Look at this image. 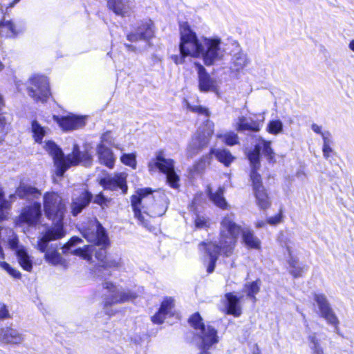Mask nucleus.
<instances>
[{
  "mask_svg": "<svg viewBox=\"0 0 354 354\" xmlns=\"http://www.w3.org/2000/svg\"><path fill=\"white\" fill-rule=\"evenodd\" d=\"M242 228L241 225L235 222L234 214H226L220 223L218 243L203 242L199 244V250L204 251L209 257L207 267L208 273H212L214 270L220 252H223L226 257L232 254Z\"/></svg>",
  "mask_w": 354,
  "mask_h": 354,
  "instance_id": "nucleus-1",
  "label": "nucleus"
},
{
  "mask_svg": "<svg viewBox=\"0 0 354 354\" xmlns=\"http://www.w3.org/2000/svg\"><path fill=\"white\" fill-rule=\"evenodd\" d=\"M152 193L151 188L146 187L138 189L136 194L131 196V207L135 218L149 230H152V226L148 218L151 216H160L166 212V207L163 205L158 207L152 205L150 207L153 201Z\"/></svg>",
  "mask_w": 354,
  "mask_h": 354,
  "instance_id": "nucleus-2",
  "label": "nucleus"
},
{
  "mask_svg": "<svg viewBox=\"0 0 354 354\" xmlns=\"http://www.w3.org/2000/svg\"><path fill=\"white\" fill-rule=\"evenodd\" d=\"M44 148L53 157L57 169L56 174L59 176H62L64 172L71 166L81 163L85 167H88L92 162L91 155L87 151H80L77 145H73L72 153L68 154L66 157L62 150L53 142H46Z\"/></svg>",
  "mask_w": 354,
  "mask_h": 354,
  "instance_id": "nucleus-3",
  "label": "nucleus"
},
{
  "mask_svg": "<svg viewBox=\"0 0 354 354\" xmlns=\"http://www.w3.org/2000/svg\"><path fill=\"white\" fill-rule=\"evenodd\" d=\"M66 235L64 227L60 225L50 226L41 233L37 241V249L44 253L45 261L52 266L66 267L67 263L58 251L57 244L49 245V242L62 239Z\"/></svg>",
  "mask_w": 354,
  "mask_h": 354,
  "instance_id": "nucleus-4",
  "label": "nucleus"
},
{
  "mask_svg": "<svg viewBox=\"0 0 354 354\" xmlns=\"http://www.w3.org/2000/svg\"><path fill=\"white\" fill-rule=\"evenodd\" d=\"M180 55L172 57L176 64H181L185 62V57L191 56L200 57L201 55L203 39H198L196 33L191 30L187 23L180 25Z\"/></svg>",
  "mask_w": 354,
  "mask_h": 354,
  "instance_id": "nucleus-5",
  "label": "nucleus"
},
{
  "mask_svg": "<svg viewBox=\"0 0 354 354\" xmlns=\"http://www.w3.org/2000/svg\"><path fill=\"white\" fill-rule=\"evenodd\" d=\"M82 236L90 243H93L101 248L95 252V256L102 264L106 260V248L109 245V238L105 229L97 220H91L88 226L82 231Z\"/></svg>",
  "mask_w": 354,
  "mask_h": 354,
  "instance_id": "nucleus-6",
  "label": "nucleus"
},
{
  "mask_svg": "<svg viewBox=\"0 0 354 354\" xmlns=\"http://www.w3.org/2000/svg\"><path fill=\"white\" fill-rule=\"evenodd\" d=\"M191 326L196 330V335L199 336L201 342L199 344L200 353L198 354H211L210 348L218 342L217 331L210 326H205L202 322L199 313H194L189 319Z\"/></svg>",
  "mask_w": 354,
  "mask_h": 354,
  "instance_id": "nucleus-7",
  "label": "nucleus"
},
{
  "mask_svg": "<svg viewBox=\"0 0 354 354\" xmlns=\"http://www.w3.org/2000/svg\"><path fill=\"white\" fill-rule=\"evenodd\" d=\"M149 171L152 174L158 170L166 176L168 185L173 189L179 187L180 178L175 171V162L171 158H166L162 151H158L156 158L151 160L147 165Z\"/></svg>",
  "mask_w": 354,
  "mask_h": 354,
  "instance_id": "nucleus-8",
  "label": "nucleus"
},
{
  "mask_svg": "<svg viewBox=\"0 0 354 354\" xmlns=\"http://www.w3.org/2000/svg\"><path fill=\"white\" fill-rule=\"evenodd\" d=\"M103 288L107 291L108 295H103V310L109 316L116 313L111 307L114 304L129 301L136 297V295L129 290L118 288L111 281H105L102 284Z\"/></svg>",
  "mask_w": 354,
  "mask_h": 354,
  "instance_id": "nucleus-9",
  "label": "nucleus"
},
{
  "mask_svg": "<svg viewBox=\"0 0 354 354\" xmlns=\"http://www.w3.org/2000/svg\"><path fill=\"white\" fill-rule=\"evenodd\" d=\"M44 214L54 225L63 227L62 221L66 212V205L62 196L57 193L46 192L43 197Z\"/></svg>",
  "mask_w": 354,
  "mask_h": 354,
  "instance_id": "nucleus-10",
  "label": "nucleus"
},
{
  "mask_svg": "<svg viewBox=\"0 0 354 354\" xmlns=\"http://www.w3.org/2000/svg\"><path fill=\"white\" fill-rule=\"evenodd\" d=\"M214 123L207 120L204 125L200 127L192 136L187 149V156L192 158L206 147L214 133Z\"/></svg>",
  "mask_w": 354,
  "mask_h": 354,
  "instance_id": "nucleus-11",
  "label": "nucleus"
},
{
  "mask_svg": "<svg viewBox=\"0 0 354 354\" xmlns=\"http://www.w3.org/2000/svg\"><path fill=\"white\" fill-rule=\"evenodd\" d=\"M27 89L29 96L36 102H46L50 96L49 81L44 75L31 77Z\"/></svg>",
  "mask_w": 354,
  "mask_h": 354,
  "instance_id": "nucleus-12",
  "label": "nucleus"
},
{
  "mask_svg": "<svg viewBox=\"0 0 354 354\" xmlns=\"http://www.w3.org/2000/svg\"><path fill=\"white\" fill-rule=\"evenodd\" d=\"M221 40L219 38H203L201 57L206 66H211L215 62L221 60L224 55Z\"/></svg>",
  "mask_w": 354,
  "mask_h": 354,
  "instance_id": "nucleus-13",
  "label": "nucleus"
},
{
  "mask_svg": "<svg viewBox=\"0 0 354 354\" xmlns=\"http://www.w3.org/2000/svg\"><path fill=\"white\" fill-rule=\"evenodd\" d=\"M270 142L266 141L262 138L259 139L255 145L254 148L248 153V158L250 164H254L258 166L260 163V153L267 158L269 162L274 160V152L270 147Z\"/></svg>",
  "mask_w": 354,
  "mask_h": 354,
  "instance_id": "nucleus-14",
  "label": "nucleus"
},
{
  "mask_svg": "<svg viewBox=\"0 0 354 354\" xmlns=\"http://www.w3.org/2000/svg\"><path fill=\"white\" fill-rule=\"evenodd\" d=\"M314 299L317 304L321 317L337 329L339 323V319L331 308L326 296L324 294H315Z\"/></svg>",
  "mask_w": 354,
  "mask_h": 354,
  "instance_id": "nucleus-15",
  "label": "nucleus"
},
{
  "mask_svg": "<svg viewBox=\"0 0 354 354\" xmlns=\"http://www.w3.org/2000/svg\"><path fill=\"white\" fill-rule=\"evenodd\" d=\"M127 174L124 172L118 173L114 175H108L100 180V184L105 189L118 190L120 189L123 194L127 192Z\"/></svg>",
  "mask_w": 354,
  "mask_h": 354,
  "instance_id": "nucleus-16",
  "label": "nucleus"
},
{
  "mask_svg": "<svg viewBox=\"0 0 354 354\" xmlns=\"http://www.w3.org/2000/svg\"><path fill=\"white\" fill-rule=\"evenodd\" d=\"M54 120L64 131H72L82 128L86 124V116L70 113L65 116H53Z\"/></svg>",
  "mask_w": 354,
  "mask_h": 354,
  "instance_id": "nucleus-17",
  "label": "nucleus"
},
{
  "mask_svg": "<svg viewBox=\"0 0 354 354\" xmlns=\"http://www.w3.org/2000/svg\"><path fill=\"white\" fill-rule=\"evenodd\" d=\"M41 216V204L34 203L32 205L25 207L20 214L17 225H21L23 223L28 225L34 226L37 225Z\"/></svg>",
  "mask_w": 354,
  "mask_h": 354,
  "instance_id": "nucleus-18",
  "label": "nucleus"
},
{
  "mask_svg": "<svg viewBox=\"0 0 354 354\" xmlns=\"http://www.w3.org/2000/svg\"><path fill=\"white\" fill-rule=\"evenodd\" d=\"M25 339V334L16 328L12 327L0 328V344L19 345Z\"/></svg>",
  "mask_w": 354,
  "mask_h": 354,
  "instance_id": "nucleus-19",
  "label": "nucleus"
},
{
  "mask_svg": "<svg viewBox=\"0 0 354 354\" xmlns=\"http://www.w3.org/2000/svg\"><path fill=\"white\" fill-rule=\"evenodd\" d=\"M153 31L151 21L142 23L136 32L127 35V38L131 42H136L140 40H148L153 37Z\"/></svg>",
  "mask_w": 354,
  "mask_h": 354,
  "instance_id": "nucleus-20",
  "label": "nucleus"
},
{
  "mask_svg": "<svg viewBox=\"0 0 354 354\" xmlns=\"http://www.w3.org/2000/svg\"><path fill=\"white\" fill-rule=\"evenodd\" d=\"M241 242L249 249L259 250L261 248V240L254 234V231L248 226H244L240 233Z\"/></svg>",
  "mask_w": 354,
  "mask_h": 354,
  "instance_id": "nucleus-21",
  "label": "nucleus"
},
{
  "mask_svg": "<svg viewBox=\"0 0 354 354\" xmlns=\"http://www.w3.org/2000/svg\"><path fill=\"white\" fill-rule=\"evenodd\" d=\"M108 7L115 15L122 17L129 16L133 8L131 0H109Z\"/></svg>",
  "mask_w": 354,
  "mask_h": 354,
  "instance_id": "nucleus-22",
  "label": "nucleus"
},
{
  "mask_svg": "<svg viewBox=\"0 0 354 354\" xmlns=\"http://www.w3.org/2000/svg\"><path fill=\"white\" fill-rule=\"evenodd\" d=\"M92 198V195L86 190L82 191L77 196L73 198L71 204V212L73 216H77L86 207Z\"/></svg>",
  "mask_w": 354,
  "mask_h": 354,
  "instance_id": "nucleus-23",
  "label": "nucleus"
},
{
  "mask_svg": "<svg viewBox=\"0 0 354 354\" xmlns=\"http://www.w3.org/2000/svg\"><path fill=\"white\" fill-rule=\"evenodd\" d=\"M234 127L239 132L245 131L258 132L260 130L259 123L257 121L245 116H240L236 119L234 122Z\"/></svg>",
  "mask_w": 354,
  "mask_h": 354,
  "instance_id": "nucleus-24",
  "label": "nucleus"
},
{
  "mask_svg": "<svg viewBox=\"0 0 354 354\" xmlns=\"http://www.w3.org/2000/svg\"><path fill=\"white\" fill-rule=\"evenodd\" d=\"M97 154L101 164L104 165L110 169L113 167L115 158L113 151L109 147H106L105 145L100 143L97 146Z\"/></svg>",
  "mask_w": 354,
  "mask_h": 354,
  "instance_id": "nucleus-25",
  "label": "nucleus"
},
{
  "mask_svg": "<svg viewBox=\"0 0 354 354\" xmlns=\"http://www.w3.org/2000/svg\"><path fill=\"white\" fill-rule=\"evenodd\" d=\"M227 313L234 317H239L241 314L240 306V298L232 292L225 295Z\"/></svg>",
  "mask_w": 354,
  "mask_h": 354,
  "instance_id": "nucleus-26",
  "label": "nucleus"
},
{
  "mask_svg": "<svg viewBox=\"0 0 354 354\" xmlns=\"http://www.w3.org/2000/svg\"><path fill=\"white\" fill-rule=\"evenodd\" d=\"M207 194L209 200L218 207L225 209L227 208V203L224 198V188L220 187L215 192H212L211 187H207Z\"/></svg>",
  "mask_w": 354,
  "mask_h": 354,
  "instance_id": "nucleus-27",
  "label": "nucleus"
},
{
  "mask_svg": "<svg viewBox=\"0 0 354 354\" xmlns=\"http://www.w3.org/2000/svg\"><path fill=\"white\" fill-rule=\"evenodd\" d=\"M249 63L246 54L241 51L234 53L230 62V68L233 73L242 71Z\"/></svg>",
  "mask_w": 354,
  "mask_h": 354,
  "instance_id": "nucleus-28",
  "label": "nucleus"
},
{
  "mask_svg": "<svg viewBox=\"0 0 354 354\" xmlns=\"http://www.w3.org/2000/svg\"><path fill=\"white\" fill-rule=\"evenodd\" d=\"M199 88L201 91L207 92L214 88V82L207 74L205 68L201 64L198 66Z\"/></svg>",
  "mask_w": 354,
  "mask_h": 354,
  "instance_id": "nucleus-29",
  "label": "nucleus"
},
{
  "mask_svg": "<svg viewBox=\"0 0 354 354\" xmlns=\"http://www.w3.org/2000/svg\"><path fill=\"white\" fill-rule=\"evenodd\" d=\"M22 31V28H17L11 21L3 20L0 21V35L3 37H15Z\"/></svg>",
  "mask_w": 354,
  "mask_h": 354,
  "instance_id": "nucleus-30",
  "label": "nucleus"
},
{
  "mask_svg": "<svg viewBox=\"0 0 354 354\" xmlns=\"http://www.w3.org/2000/svg\"><path fill=\"white\" fill-rule=\"evenodd\" d=\"M122 266V262L120 258H111L107 257L104 261L102 264H100L97 267L98 272L101 270H105L106 272L102 275V277H104L106 275L110 276L111 273L109 272V269H116L119 270ZM98 277H101L100 274H97Z\"/></svg>",
  "mask_w": 354,
  "mask_h": 354,
  "instance_id": "nucleus-31",
  "label": "nucleus"
},
{
  "mask_svg": "<svg viewBox=\"0 0 354 354\" xmlns=\"http://www.w3.org/2000/svg\"><path fill=\"white\" fill-rule=\"evenodd\" d=\"M16 194L21 198H36L41 195V192L35 187L21 185L16 191Z\"/></svg>",
  "mask_w": 354,
  "mask_h": 354,
  "instance_id": "nucleus-32",
  "label": "nucleus"
},
{
  "mask_svg": "<svg viewBox=\"0 0 354 354\" xmlns=\"http://www.w3.org/2000/svg\"><path fill=\"white\" fill-rule=\"evenodd\" d=\"M17 259L20 266L26 271H31L32 262L30 257L24 248H19L16 252Z\"/></svg>",
  "mask_w": 354,
  "mask_h": 354,
  "instance_id": "nucleus-33",
  "label": "nucleus"
},
{
  "mask_svg": "<svg viewBox=\"0 0 354 354\" xmlns=\"http://www.w3.org/2000/svg\"><path fill=\"white\" fill-rule=\"evenodd\" d=\"M287 250L288 251L290 259L288 260V264L290 266V272L294 277H301L303 274V272L306 270V267L304 265L301 266L298 260L292 257L290 249L288 247H287Z\"/></svg>",
  "mask_w": 354,
  "mask_h": 354,
  "instance_id": "nucleus-34",
  "label": "nucleus"
},
{
  "mask_svg": "<svg viewBox=\"0 0 354 354\" xmlns=\"http://www.w3.org/2000/svg\"><path fill=\"white\" fill-rule=\"evenodd\" d=\"M211 154L214 155L216 159L223 163L225 166H228L233 160L234 157L230 152L225 149H211Z\"/></svg>",
  "mask_w": 354,
  "mask_h": 354,
  "instance_id": "nucleus-35",
  "label": "nucleus"
},
{
  "mask_svg": "<svg viewBox=\"0 0 354 354\" xmlns=\"http://www.w3.org/2000/svg\"><path fill=\"white\" fill-rule=\"evenodd\" d=\"M260 167L261 164H258V166L255 165V167L254 164H250L251 171L250 176L253 187V190L264 187L262 184L261 176L257 172Z\"/></svg>",
  "mask_w": 354,
  "mask_h": 354,
  "instance_id": "nucleus-36",
  "label": "nucleus"
},
{
  "mask_svg": "<svg viewBox=\"0 0 354 354\" xmlns=\"http://www.w3.org/2000/svg\"><path fill=\"white\" fill-rule=\"evenodd\" d=\"M4 232L8 234L7 241L8 242L10 248L17 252V250L19 249L17 235L12 229L0 227V237L3 236Z\"/></svg>",
  "mask_w": 354,
  "mask_h": 354,
  "instance_id": "nucleus-37",
  "label": "nucleus"
},
{
  "mask_svg": "<svg viewBox=\"0 0 354 354\" xmlns=\"http://www.w3.org/2000/svg\"><path fill=\"white\" fill-rule=\"evenodd\" d=\"M257 204L261 209H266L270 206L268 194L264 187L254 190Z\"/></svg>",
  "mask_w": 354,
  "mask_h": 354,
  "instance_id": "nucleus-38",
  "label": "nucleus"
},
{
  "mask_svg": "<svg viewBox=\"0 0 354 354\" xmlns=\"http://www.w3.org/2000/svg\"><path fill=\"white\" fill-rule=\"evenodd\" d=\"M32 132L33 138L37 142H41L44 136L46 134V129L37 121L32 122Z\"/></svg>",
  "mask_w": 354,
  "mask_h": 354,
  "instance_id": "nucleus-39",
  "label": "nucleus"
},
{
  "mask_svg": "<svg viewBox=\"0 0 354 354\" xmlns=\"http://www.w3.org/2000/svg\"><path fill=\"white\" fill-rule=\"evenodd\" d=\"M308 346L313 351V354L324 353L316 333H313L309 334V335L308 336Z\"/></svg>",
  "mask_w": 354,
  "mask_h": 354,
  "instance_id": "nucleus-40",
  "label": "nucleus"
},
{
  "mask_svg": "<svg viewBox=\"0 0 354 354\" xmlns=\"http://www.w3.org/2000/svg\"><path fill=\"white\" fill-rule=\"evenodd\" d=\"M93 251V246L86 245L82 248H79L73 250L71 253L73 254L81 257L82 259L86 260L87 261H90L92 259V254Z\"/></svg>",
  "mask_w": 354,
  "mask_h": 354,
  "instance_id": "nucleus-41",
  "label": "nucleus"
},
{
  "mask_svg": "<svg viewBox=\"0 0 354 354\" xmlns=\"http://www.w3.org/2000/svg\"><path fill=\"white\" fill-rule=\"evenodd\" d=\"M217 138H221L227 145L234 146L239 143L238 135L232 131L224 134L218 133Z\"/></svg>",
  "mask_w": 354,
  "mask_h": 354,
  "instance_id": "nucleus-42",
  "label": "nucleus"
},
{
  "mask_svg": "<svg viewBox=\"0 0 354 354\" xmlns=\"http://www.w3.org/2000/svg\"><path fill=\"white\" fill-rule=\"evenodd\" d=\"M245 289L247 292L248 297L251 298L253 302H255L257 299L255 295L259 292L260 282L259 281H252V283H246Z\"/></svg>",
  "mask_w": 354,
  "mask_h": 354,
  "instance_id": "nucleus-43",
  "label": "nucleus"
},
{
  "mask_svg": "<svg viewBox=\"0 0 354 354\" xmlns=\"http://www.w3.org/2000/svg\"><path fill=\"white\" fill-rule=\"evenodd\" d=\"M10 207V203L4 199L3 191L0 188V221L6 218Z\"/></svg>",
  "mask_w": 354,
  "mask_h": 354,
  "instance_id": "nucleus-44",
  "label": "nucleus"
},
{
  "mask_svg": "<svg viewBox=\"0 0 354 354\" xmlns=\"http://www.w3.org/2000/svg\"><path fill=\"white\" fill-rule=\"evenodd\" d=\"M267 131L273 135H277L283 131V123L279 120L270 121L267 126Z\"/></svg>",
  "mask_w": 354,
  "mask_h": 354,
  "instance_id": "nucleus-45",
  "label": "nucleus"
},
{
  "mask_svg": "<svg viewBox=\"0 0 354 354\" xmlns=\"http://www.w3.org/2000/svg\"><path fill=\"white\" fill-rule=\"evenodd\" d=\"M121 162L131 167L133 169L136 168V158L134 153H124L120 158Z\"/></svg>",
  "mask_w": 354,
  "mask_h": 354,
  "instance_id": "nucleus-46",
  "label": "nucleus"
},
{
  "mask_svg": "<svg viewBox=\"0 0 354 354\" xmlns=\"http://www.w3.org/2000/svg\"><path fill=\"white\" fill-rule=\"evenodd\" d=\"M103 145L108 144L111 146L114 147L116 149H120L118 145H115L114 142V138L111 135V131H106L101 136V142Z\"/></svg>",
  "mask_w": 354,
  "mask_h": 354,
  "instance_id": "nucleus-47",
  "label": "nucleus"
},
{
  "mask_svg": "<svg viewBox=\"0 0 354 354\" xmlns=\"http://www.w3.org/2000/svg\"><path fill=\"white\" fill-rule=\"evenodd\" d=\"M0 267L6 270L10 275L15 279H19L21 277V273L12 268L8 263L5 261H0Z\"/></svg>",
  "mask_w": 354,
  "mask_h": 354,
  "instance_id": "nucleus-48",
  "label": "nucleus"
},
{
  "mask_svg": "<svg viewBox=\"0 0 354 354\" xmlns=\"http://www.w3.org/2000/svg\"><path fill=\"white\" fill-rule=\"evenodd\" d=\"M0 267L6 270L10 275L15 279H19L21 277V273L12 268L8 263L5 261H0Z\"/></svg>",
  "mask_w": 354,
  "mask_h": 354,
  "instance_id": "nucleus-49",
  "label": "nucleus"
},
{
  "mask_svg": "<svg viewBox=\"0 0 354 354\" xmlns=\"http://www.w3.org/2000/svg\"><path fill=\"white\" fill-rule=\"evenodd\" d=\"M187 108L194 113L205 115L206 117L209 116V111L205 107L199 105H192L189 102H187Z\"/></svg>",
  "mask_w": 354,
  "mask_h": 354,
  "instance_id": "nucleus-50",
  "label": "nucleus"
},
{
  "mask_svg": "<svg viewBox=\"0 0 354 354\" xmlns=\"http://www.w3.org/2000/svg\"><path fill=\"white\" fill-rule=\"evenodd\" d=\"M174 307V299L171 297L165 298L161 305L160 309L167 315L169 314Z\"/></svg>",
  "mask_w": 354,
  "mask_h": 354,
  "instance_id": "nucleus-51",
  "label": "nucleus"
},
{
  "mask_svg": "<svg viewBox=\"0 0 354 354\" xmlns=\"http://www.w3.org/2000/svg\"><path fill=\"white\" fill-rule=\"evenodd\" d=\"M82 240L77 236H73L66 244L62 247V252L64 254H66L68 250L73 246L80 243Z\"/></svg>",
  "mask_w": 354,
  "mask_h": 354,
  "instance_id": "nucleus-52",
  "label": "nucleus"
},
{
  "mask_svg": "<svg viewBox=\"0 0 354 354\" xmlns=\"http://www.w3.org/2000/svg\"><path fill=\"white\" fill-rule=\"evenodd\" d=\"M166 315H167L163 311H162L160 309H159L158 313H156L153 316L151 317V321L154 324H160L164 322Z\"/></svg>",
  "mask_w": 354,
  "mask_h": 354,
  "instance_id": "nucleus-53",
  "label": "nucleus"
},
{
  "mask_svg": "<svg viewBox=\"0 0 354 354\" xmlns=\"http://www.w3.org/2000/svg\"><path fill=\"white\" fill-rule=\"evenodd\" d=\"M207 219L204 216H196L195 218V225L198 228H206L207 227Z\"/></svg>",
  "mask_w": 354,
  "mask_h": 354,
  "instance_id": "nucleus-54",
  "label": "nucleus"
},
{
  "mask_svg": "<svg viewBox=\"0 0 354 354\" xmlns=\"http://www.w3.org/2000/svg\"><path fill=\"white\" fill-rule=\"evenodd\" d=\"M109 202V201L101 194L97 195L94 198V203L100 205L102 207V208H104V207H108L107 203Z\"/></svg>",
  "mask_w": 354,
  "mask_h": 354,
  "instance_id": "nucleus-55",
  "label": "nucleus"
},
{
  "mask_svg": "<svg viewBox=\"0 0 354 354\" xmlns=\"http://www.w3.org/2000/svg\"><path fill=\"white\" fill-rule=\"evenodd\" d=\"M323 145H333V140L331 133L328 131H324L322 134Z\"/></svg>",
  "mask_w": 354,
  "mask_h": 354,
  "instance_id": "nucleus-56",
  "label": "nucleus"
},
{
  "mask_svg": "<svg viewBox=\"0 0 354 354\" xmlns=\"http://www.w3.org/2000/svg\"><path fill=\"white\" fill-rule=\"evenodd\" d=\"M323 145H333V140L331 133L328 131H324L322 134Z\"/></svg>",
  "mask_w": 354,
  "mask_h": 354,
  "instance_id": "nucleus-57",
  "label": "nucleus"
},
{
  "mask_svg": "<svg viewBox=\"0 0 354 354\" xmlns=\"http://www.w3.org/2000/svg\"><path fill=\"white\" fill-rule=\"evenodd\" d=\"M282 220V214L280 212L279 214L271 216L268 218L267 222L271 225H274L279 223Z\"/></svg>",
  "mask_w": 354,
  "mask_h": 354,
  "instance_id": "nucleus-58",
  "label": "nucleus"
},
{
  "mask_svg": "<svg viewBox=\"0 0 354 354\" xmlns=\"http://www.w3.org/2000/svg\"><path fill=\"white\" fill-rule=\"evenodd\" d=\"M331 146L332 145H323L322 147L323 156L326 159H328L331 156V153L333 152Z\"/></svg>",
  "mask_w": 354,
  "mask_h": 354,
  "instance_id": "nucleus-59",
  "label": "nucleus"
},
{
  "mask_svg": "<svg viewBox=\"0 0 354 354\" xmlns=\"http://www.w3.org/2000/svg\"><path fill=\"white\" fill-rule=\"evenodd\" d=\"M9 317L8 310L5 305H2L0 308V319H6Z\"/></svg>",
  "mask_w": 354,
  "mask_h": 354,
  "instance_id": "nucleus-60",
  "label": "nucleus"
},
{
  "mask_svg": "<svg viewBox=\"0 0 354 354\" xmlns=\"http://www.w3.org/2000/svg\"><path fill=\"white\" fill-rule=\"evenodd\" d=\"M311 129L315 133L319 134L321 136H322L323 133H324V131H322V126H319L317 124H313L311 126Z\"/></svg>",
  "mask_w": 354,
  "mask_h": 354,
  "instance_id": "nucleus-61",
  "label": "nucleus"
},
{
  "mask_svg": "<svg viewBox=\"0 0 354 354\" xmlns=\"http://www.w3.org/2000/svg\"><path fill=\"white\" fill-rule=\"evenodd\" d=\"M265 225H266V223L264 221H257L255 223V227L257 228H261V227H263Z\"/></svg>",
  "mask_w": 354,
  "mask_h": 354,
  "instance_id": "nucleus-62",
  "label": "nucleus"
},
{
  "mask_svg": "<svg viewBox=\"0 0 354 354\" xmlns=\"http://www.w3.org/2000/svg\"><path fill=\"white\" fill-rule=\"evenodd\" d=\"M124 46L129 51H135L136 50V47L133 45L124 44Z\"/></svg>",
  "mask_w": 354,
  "mask_h": 354,
  "instance_id": "nucleus-63",
  "label": "nucleus"
},
{
  "mask_svg": "<svg viewBox=\"0 0 354 354\" xmlns=\"http://www.w3.org/2000/svg\"><path fill=\"white\" fill-rule=\"evenodd\" d=\"M20 0H13L11 3L8 4V6H6V10L9 8H12L14 7Z\"/></svg>",
  "mask_w": 354,
  "mask_h": 354,
  "instance_id": "nucleus-64",
  "label": "nucleus"
}]
</instances>
